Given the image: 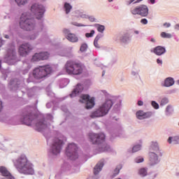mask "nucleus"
Returning a JSON list of instances; mask_svg holds the SVG:
<instances>
[{
  "label": "nucleus",
  "mask_w": 179,
  "mask_h": 179,
  "mask_svg": "<svg viewBox=\"0 0 179 179\" xmlns=\"http://www.w3.org/2000/svg\"><path fill=\"white\" fill-rule=\"evenodd\" d=\"M168 142L169 143H173V145H178V143H179V137H169L168 139Z\"/></svg>",
  "instance_id": "393cba45"
},
{
  "label": "nucleus",
  "mask_w": 179,
  "mask_h": 179,
  "mask_svg": "<svg viewBox=\"0 0 179 179\" xmlns=\"http://www.w3.org/2000/svg\"><path fill=\"white\" fill-rule=\"evenodd\" d=\"M170 110H171V106H168L166 107V113H170Z\"/></svg>",
  "instance_id": "49530a36"
},
{
  "label": "nucleus",
  "mask_w": 179,
  "mask_h": 179,
  "mask_svg": "<svg viewBox=\"0 0 179 179\" xmlns=\"http://www.w3.org/2000/svg\"><path fill=\"white\" fill-rule=\"evenodd\" d=\"M157 62L158 64H163V62H162V60H160L159 59H157Z\"/></svg>",
  "instance_id": "603ef678"
},
{
  "label": "nucleus",
  "mask_w": 179,
  "mask_h": 179,
  "mask_svg": "<svg viewBox=\"0 0 179 179\" xmlns=\"http://www.w3.org/2000/svg\"><path fill=\"white\" fill-rule=\"evenodd\" d=\"M175 29H176V30H179V24H176V25L175 26Z\"/></svg>",
  "instance_id": "5fc2aeb1"
},
{
  "label": "nucleus",
  "mask_w": 179,
  "mask_h": 179,
  "mask_svg": "<svg viewBox=\"0 0 179 179\" xmlns=\"http://www.w3.org/2000/svg\"><path fill=\"white\" fill-rule=\"evenodd\" d=\"M52 72V68L50 65L42 66L35 68L32 75L35 79H43Z\"/></svg>",
  "instance_id": "20e7f679"
},
{
  "label": "nucleus",
  "mask_w": 179,
  "mask_h": 179,
  "mask_svg": "<svg viewBox=\"0 0 179 179\" xmlns=\"http://www.w3.org/2000/svg\"><path fill=\"white\" fill-rule=\"evenodd\" d=\"M150 162H151V165L156 164L159 162V157L157 155L155 152H151L150 155Z\"/></svg>",
  "instance_id": "412c9836"
},
{
  "label": "nucleus",
  "mask_w": 179,
  "mask_h": 179,
  "mask_svg": "<svg viewBox=\"0 0 179 179\" xmlns=\"http://www.w3.org/2000/svg\"><path fill=\"white\" fill-rule=\"evenodd\" d=\"M31 11L36 16V19L40 20L44 16L45 8L43 5L36 3L31 6Z\"/></svg>",
  "instance_id": "0eeeda50"
},
{
  "label": "nucleus",
  "mask_w": 179,
  "mask_h": 179,
  "mask_svg": "<svg viewBox=\"0 0 179 179\" xmlns=\"http://www.w3.org/2000/svg\"><path fill=\"white\" fill-rule=\"evenodd\" d=\"M47 128V124H45V122L44 121H40L39 122L36 124V131H38V132H41L43 129H46Z\"/></svg>",
  "instance_id": "6ab92c4d"
},
{
  "label": "nucleus",
  "mask_w": 179,
  "mask_h": 179,
  "mask_svg": "<svg viewBox=\"0 0 179 179\" xmlns=\"http://www.w3.org/2000/svg\"><path fill=\"white\" fill-rule=\"evenodd\" d=\"M101 36H97L96 38H95V39H94V45L96 47V48H99V40H100V38H101Z\"/></svg>",
  "instance_id": "473e14b6"
},
{
  "label": "nucleus",
  "mask_w": 179,
  "mask_h": 179,
  "mask_svg": "<svg viewBox=\"0 0 179 179\" xmlns=\"http://www.w3.org/2000/svg\"><path fill=\"white\" fill-rule=\"evenodd\" d=\"M174 85V79L173 78H168L164 81V86L166 87H170V86H173Z\"/></svg>",
  "instance_id": "b1692460"
},
{
  "label": "nucleus",
  "mask_w": 179,
  "mask_h": 179,
  "mask_svg": "<svg viewBox=\"0 0 179 179\" xmlns=\"http://www.w3.org/2000/svg\"><path fill=\"white\" fill-rule=\"evenodd\" d=\"M64 9L66 14L68 15L71 13V10H72V6L69 3L66 2L64 5Z\"/></svg>",
  "instance_id": "a878e982"
},
{
  "label": "nucleus",
  "mask_w": 179,
  "mask_h": 179,
  "mask_svg": "<svg viewBox=\"0 0 179 179\" xmlns=\"http://www.w3.org/2000/svg\"><path fill=\"white\" fill-rule=\"evenodd\" d=\"M86 50H87V45L86 43L82 44L80 48L81 52H84Z\"/></svg>",
  "instance_id": "f704fd0d"
},
{
  "label": "nucleus",
  "mask_w": 179,
  "mask_h": 179,
  "mask_svg": "<svg viewBox=\"0 0 179 179\" xmlns=\"http://www.w3.org/2000/svg\"><path fill=\"white\" fill-rule=\"evenodd\" d=\"M105 29H106V28H105L104 25L98 24L97 30H98V31H99L100 33H103V31H104Z\"/></svg>",
  "instance_id": "c9c22d12"
},
{
  "label": "nucleus",
  "mask_w": 179,
  "mask_h": 179,
  "mask_svg": "<svg viewBox=\"0 0 179 179\" xmlns=\"http://www.w3.org/2000/svg\"><path fill=\"white\" fill-rule=\"evenodd\" d=\"M167 103H169V99L167 98H164L161 101L162 106H165V104H167Z\"/></svg>",
  "instance_id": "4c0bfd02"
},
{
  "label": "nucleus",
  "mask_w": 179,
  "mask_h": 179,
  "mask_svg": "<svg viewBox=\"0 0 179 179\" xmlns=\"http://www.w3.org/2000/svg\"><path fill=\"white\" fill-rule=\"evenodd\" d=\"M140 16H143V17H146L148 15H149V8H148L147 6L141 5L140 6Z\"/></svg>",
  "instance_id": "f3484780"
},
{
  "label": "nucleus",
  "mask_w": 179,
  "mask_h": 179,
  "mask_svg": "<svg viewBox=\"0 0 179 179\" xmlns=\"http://www.w3.org/2000/svg\"><path fill=\"white\" fill-rule=\"evenodd\" d=\"M65 70L69 75H80L83 72V68L80 64L71 61L65 64Z\"/></svg>",
  "instance_id": "39448f33"
},
{
  "label": "nucleus",
  "mask_w": 179,
  "mask_h": 179,
  "mask_svg": "<svg viewBox=\"0 0 179 179\" xmlns=\"http://www.w3.org/2000/svg\"><path fill=\"white\" fill-rule=\"evenodd\" d=\"M177 83H178V85H179V80H177Z\"/></svg>",
  "instance_id": "680f3d73"
},
{
  "label": "nucleus",
  "mask_w": 179,
  "mask_h": 179,
  "mask_svg": "<svg viewBox=\"0 0 179 179\" xmlns=\"http://www.w3.org/2000/svg\"><path fill=\"white\" fill-rule=\"evenodd\" d=\"M35 26L34 20L29 18L27 13H23L22 15L20 20V27L21 29L27 31H31V30H34Z\"/></svg>",
  "instance_id": "7ed1b4c3"
},
{
  "label": "nucleus",
  "mask_w": 179,
  "mask_h": 179,
  "mask_svg": "<svg viewBox=\"0 0 179 179\" xmlns=\"http://www.w3.org/2000/svg\"><path fill=\"white\" fill-rule=\"evenodd\" d=\"M89 138L90 142H92L93 145H100V143H103V142H104L106 140V135H104L103 133H91L89 134Z\"/></svg>",
  "instance_id": "6e6552de"
},
{
  "label": "nucleus",
  "mask_w": 179,
  "mask_h": 179,
  "mask_svg": "<svg viewBox=\"0 0 179 179\" xmlns=\"http://www.w3.org/2000/svg\"><path fill=\"white\" fill-rule=\"evenodd\" d=\"M103 162H99L94 168V174L95 176H97V174H99V173H100V171L103 169Z\"/></svg>",
  "instance_id": "4be33fe9"
},
{
  "label": "nucleus",
  "mask_w": 179,
  "mask_h": 179,
  "mask_svg": "<svg viewBox=\"0 0 179 179\" xmlns=\"http://www.w3.org/2000/svg\"><path fill=\"white\" fill-rule=\"evenodd\" d=\"M2 111V101H0V113Z\"/></svg>",
  "instance_id": "864d4df0"
},
{
  "label": "nucleus",
  "mask_w": 179,
  "mask_h": 179,
  "mask_svg": "<svg viewBox=\"0 0 179 179\" xmlns=\"http://www.w3.org/2000/svg\"><path fill=\"white\" fill-rule=\"evenodd\" d=\"M141 23H142V24H148V20L146 18L141 19Z\"/></svg>",
  "instance_id": "79ce46f5"
},
{
  "label": "nucleus",
  "mask_w": 179,
  "mask_h": 179,
  "mask_svg": "<svg viewBox=\"0 0 179 179\" xmlns=\"http://www.w3.org/2000/svg\"><path fill=\"white\" fill-rule=\"evenodd\" d=\"M29 0H15V3L18 6H24Z\"/></svg>",
  "instance_id": "bb28decb"
},
{
  "label": "nucleus",
  "mask_w": 179,
  "mask_h": 179,
  "mask_svg": "<svg viewBox=\"0 0 179 179\" xmlns=\"http://www.w3.org/2000/svg\"><path fill=\"white\" fill-rule=\"evenodd\" d=\"M108 2H113V0H108Z\"/></svg>",
  "instance_id": "052dcab7"
},
{
  "label": "nucleus",
  "mask_w": 179,
  "mask_h": 179,
  "mask_svg": "<svg viewBox=\"0 0 179 179\" xmlns=\"http://www.w3.org/2000/svg\"><path fill=\"white\" fill-rule=\"evenodd\" d=\"M67 40L71 43H78V38L74 34H69L66 36Z\"/></svg>",
  "instance_id": "5701e85b"
},
{
  "label": "nucleus",
  "mask_w": 179,
  "mask_h": 179,
  "mask_svg": "<svg viewBox=\"0 0 179 179\" xmlns=\"http://www.w3.org/2000/svg\"><path fill=\"white\" fill-rule=\"evenodd\" d=\"M135 33L136 34H138L139 32L138 31H136Z\"/></svg>",
  "instance_id": "bf43d9fd"
},
{
  "label": "nucleus",
  "mask_w": 179,
  "mask_h": 179,
  "mask_svg": "<svg viewBox=\"0 0 179 179\" xmlns=\"http://www.w3.org/2000/svg\"><path fill=\"white\" fill-rule=\"evenodd\" d=\"M31 50H33L31 45L29 43L22 44L19 48V54L21 57H26V55H29Z\"/></svg>",
  "instance_id": "f8f14e48"
},
{
  "label": "nucleus",
  "mask_w": 179,
  "mask_h": 179,
  "mask_svg": "<svg viewBox=\"0 0 179 179\" xmlns=\"http://www.w3.org/2000/svg\"><path fill=\"white\" fill-rule=\"evenodd\" d=\"M3 45V41H2V38L0 37V48H1Z\"/></svg>",
  "instance_id": "09e8293b"
},
{
  "label": "nucleus",
  "mask_w": 179,
  "mask_h": 179,
  "mask_svg": "<svg viewBox=\"0 0 179 179\" xmlns=\"http://www.w3.org/2000/svg\"><path fill=\"white\" fill-rule=\"evenodd\" d=\"M64 141L59 138H55L50 148L52 155H59V153L61 152V149H62Z\"/></svg>",
  "instance_id": "1a4fd4ad"
},
{
  "label": "nucleus",
  "mask_w": 179,
  "mask_h": 179,
  "mask_svg": "<svg viewBox=\"0 0 179 179\" xmlns=\"http://www.w3.org/2000/svg\"><path fill=\"white\" fill-rule=\"evenodd\" d=\"M13 163L17 171L21 174H25L27 176H33L34 174L33 164L29 161L26 155H20L17 159L13 161Z\"/></svg>",
  "instance_id": "f257e3e1"
},
{
  "label": "nucleus",
  "mask_w": 179,
  "mask_h": 179,
  "mask_svg": "<svg viewBox=\"0 0 179 179\" xmlns=\"http://www.w3.org/2000/svg\"><path fill=\"white\" fill-rule=\"evenodd\" d=\"M136 118L138 120H146L148 118H150L153 113L152 112H145L143 110H138L136 113Z\"/></svg>",
  "instance_id": "4468645a"
},
{
  "label": "nucleus",
  "mask_w": 179,
  "mask_h": 179,
  "mask_svg": "<svg viewBox=\"0 0 179 179\" xmlns=\"http://www.w3.org/2000/svg\"><path fill=\"white\" fill-rule=\"evenodd\" d=\"M152 107H154L155 108V110H158L159 108V103H157V102L152 101L151 103Z\"/></svg>",
  "instance_id": "e433bc0d"
},
{
  "label": "nucleus",
  "mask_w": 179,
  "mask_h": 179,
  "mask_svg": "<svg viewBox=\"0 0 179 179\" xmlns=\"http://www.w3.org/2000/svg\"><path fill=\"white\" fill-rule=\"evenodd\" d=\"M63 33H64L65 34L69 35V31L68 29H64L63 30Z\"/></svg>",
  "instance_id": "a18cd8bd"
},
{
  "label": "nucleus",
  "mask_w": 179,
  "mask_h": 179,
  "mask_svg": "<svg viewBox=\"0 0 179 179\" xmlns=\"http://www.w3.org/2000/svg\"><path fill=\"white\" fill-rule=\"evenodd\" d=\"M141 145H137L133 147L132 148V152L133 153H135V152H139V150H141Z\"/></svg>",
  "instance_id": "72a5a7b5"
},
{
  "label": "nucleus",
  "mask_w": 179,
  "mask_h": 179,
  "mask_svg": "<svg viewBox=\"0 0 179 179\" xmlns=\"http://www.w3.org/2000/svg\"><path fill=\"white\" fill-rule=\"evenodd\" d=\"M153 52L156 55H163L166 52V48L162 46H157L155 48Z\"/></svg>",
  "instance_id": "aec40b11"
},
{
  "label": "nucleus",
  "mask_w": 179,
  "mask_h": 179,
  "mask_svg": "<svg viewBox=\"0 0 179 179\" xmlns=\"http://www.w3.org/2000/svg\"><path fill=\"white\" fill-rule=\"evenodd\" d=\"M7 64L13 65V61L16 59V52H15V46H12L11 49L8 50L5 57Z\"/></svg>",
  "instance_id": "ddd939ff"
},
{
  "label": "nucleus",
  "mask_w": 179,
  "mask_h": 179,
  "mask_svg": "<svg viewBox=\"0 0 179 179\" xmlns=\"http://www.w3.org/2000/svg\"><path fill=\"white\" fill-rule=\"evenodd\" d=\"M138 174H140V176L142 177H145L148 176V170L145 168H142L138 171Z\"/></svg>",
  "instance_id": "cd10ccee"
},
{
  "label": "nucleus",
  "mask_w": 179,
  "mask_h": 179,
  "mask_svg": "<svg viewBox=\"0 0 179 179\" xmlns=\"http://www.w3.org/2000/svg\"><path fill=\"white\" fill-rule=\"evenodd\" d=\"M0 68H1V61H0Z\"/></svg>",
  "instance_id": "0e129e2a"
},
{
  "label": "nucleus",
  "mask_w": 179,
  "mask_h": 179,
  "mask_svg": "<svg viewBox=\"0 0 179 179\" xmlns=\"http://www.w3.org/2000/svg\"><path fill=\"white\" fill-rule=\"evenodd\" d=\"M94 35V30H92V31H90V33H87V34H85V36H86L87 38H89V37H93Z\"/></svg>",
  "instance_id": "ea45409f"
},
{
  "label": "nucleus",
  "mask_w": 179,
  "mask_h": 179,
  "mask_svg": "<svg viewBox=\"0 0 179 179\" xmlns=\"http://www.w3.org/2000/svg\"><path fill=\"white\" fill-rule=\"evenodd\" d=\"M151 41H152V43H155V38H151Z\"/></svg>",
  "instance_id": "13d9d810"
},
{
  "label": "nucleus",
  "mask_w": 179,
  "mask_h": 179,
  "mask_svg": "<svg viewBox=\"0 0 179 179\" xmlns=\"http://www.w3.org/2000/svg\"><path fill=\"white\" fill-rule=\"evenodd\" d=\"M164 27H170V26H171V24L165 22L164 24Z\"/></svg>",
  "instance_id": "c03bdc74"
},
{
  "label": "nucleus",
  "mask_w": 179,
  "mask_h": 179,
  "mask_svg": "<svg viewBox=\"0 0 179 179\" xmlns=\"http://www.w3.org/2000/svg\"><path fill=\"white\" fill-rule=\"evenodd\" d=\"M0 173H1V176L3 177H6V178L3 179H15V178L10 174V172L8 171V169L5 166H1L0 167Z\"/></svg>",
  "instance_id": "2eb2a0df"
},
{
  "label": "nucleus",
  "mask_w": 179,
  "mask_h": 179,
  "mask_svg": "<svg viewBox=\"0 0 179 179\" xmlns=\"http://www.w3.org/2000/svg\"><path fill=\"white\" fill-rule=\"evenodd\" d=\"M150 2H151V3H155V0H150Z\"/></svg>",
  "instance_id": "6e6d98bb"
},
{
  "label": "nucleus",
  "mask_w": 179,
  "mask_h": 179,
  "mask_svg": "<svg viewBox=\"0 0 179 179\" xmlns=\"http://www.w3.org/2000/svg\"><path fill=\"white\" fill-rule=\"evenodd\" d=\"M104 151H106V149L102 150V152H104Z\"/></svg>",
  "instance_id": "e2e57ef3"
},
{
  "label": "nucleus",
  "mask_w": 179,
  "mask_h": 179,
  "mask_svg": "<svg viewBox=\"0 0 179 179\" xmlns=\"http://www.w3.org/2000/svg\"><path fill=\"white\" fill-rule=\"evenodd\" d=\"M5 38H9V36L8 35H5Z\"/></svg>",
  "instance_id": "4d7b16f0"
},
{
  "label": "nucleus",
  "mask_w": 179,
  "mask_h": 179,
  "mask_svg": "<svg viewBox=\"0 0 179 179\" xmlns=\"http://www.w3.org/2000/svg\"><path fill=\"white\" fill-rule=\"evenodd\" d=\"M138 106H143V101H138Z\"/></svg>",
  "instance_id": "8fccbe9b"
},
{
  "label": "nucleus",
  "mask_w": 179,
  "mask_h": 179,
  "mask_svg": "<svg viewBox=\"0 0 179 179\" xmlns=\"http://www.w3.org/2000/svg\"><path fill=\"white\" fill-rule=\"evenodd\" d=\"M152 149H155V150H159V146L157 145V143H152Z\"/></svg>",
  "instance_id": "a19ab883"
},
{
  "label": "nucleus",
  "mask_w": 179,
  "mask_h": 179,
  "mask_svg": "<svg viewBox=\"0 0 179 179\" xmlns=\"http://www.w3.org/2000/svg\"><path fill=\"white\" fill-rule=\"evenodd\" d=\"M139 12H140V6H136V8L131 10V13L132 15H139Z\"/></svg>",
  "instance_id": "c85d7f7f"
},
{
  "label": "nucleus",
  "mask_w": 179,
  "mask_h": 179,
  "mask_svg": "<svg viewBox=\"0 0 179 179\" xmlns=\"http://www.w3.org/2000/svg\"><path fill=\"white\" fill-rule=\"evenodd\" d=\"M66 155L70 160H76L78 159V146L75 143L69 144L66 150Z\"/></svg>",
  "instance_id": "423d86ee"
},
{
  "label": "nucleus",
  "mask_w": 179,
  "mask_h": 179,
  "mask_svg": "<svg viewBox=\"0 0 179 179\" xmlns=\"http://www.w3.org/2000/svg\"><path fill=\"white\" fill-rule=\"evenodd\" d=\"M50 58V53L48 52H41L39 53H35L31 58L32 62H38V61H45Z\"/></svg>",
  "instance_id": "9b49d317"
},
{
  "label": "nucleus",
  "mask_w": 179,
  "mask_h": 179,
  "mask_svg": "<svg viewBox=\"0 0 179 179\" xmlns=\"http://www.w3.org/2000/svg\"><path fill=\"white\" fill-rule=\"evenodd\" d=\"M83 91V85L78 84L77 85L76 88L73 90L72 93L70 94V96L71 97H75L76 94H79V93H82Z\"/></svg>",
  "instance_id": "a211bd4d"
},
{
  "label": "nucleus",
  "mask_w": 179,
  "mask_h": 179,
  "mask_svg": "<svg viewBox=\"0 0 179 179\" xmlns=\"http://www.w3.org/2000/svg\"><path fill=\"white\" fill-rule=\"evenodd\" d=\"M89 20H90V22H94V17H90Z\"/></svg>",
  "instance_id": "3c124183"
},
{
  "label": "nucleus",
  "mask_w": 179,
  "mask_h": 179,
  "mask_svg": "<svg viewBox=\"0 0 179 179\" xmlns=\"http://www.w3.org/2000/svg\"><path fill=\"white\" fill-rule=\"evenodd\" d=\"M32 121H33V115H31V113L24 115L23 118L21 119V122L28 126L31 125Z\"/></svg>",
  "instance_id": "dca6fc26"
},
{
  "label": "nucleus",
  "mask_w": 179,
  "mask_h": 179,
  "mask_svg": "<svg viewBox=\"0 0 179 179\" xmlns=\"http://www.w3.org/2000/svg\"><path fill=\"white\" fill-rule=\"evenodd\" d=\"M143 0H129L126 1V5L129 6L132 2H134V3H139L140 2H142Z\"/></svg>",
  "instance_id": "2f4dec72"
},
{
  "label": "nucleus",
  "mask_w": 179,
  "mask_h": 179,
  "mask_svg": "<svg viewBox=\"0 0 179 179\" xmlns=\"http://www.w3.org/2000/svg\"><path fill=\"white\" fill-rule=\"evenodd\" d=\"M121 40H122V43H127V41H128V40H129V38L125 36V37H123Z\"/></svg>",
  "instance_id": "37998d69"
},
{
  "label": "nucleus",
  "mask_w": 179,
  "mask_h": 179,
  "mask_svg": "<svg viewBox=\"0 0 179 179\" xmlns=\"http://www.w3.org/2000/svg\"><path fill=\"white\" fill-rule=\"evenodd\" d=\"M122 169V166L119 165L116 167V169L114 170L113 177H115L116 176H118L120 174V170Z\"/></svg>",
  "instance_id": "c756f323"
},
{
  "label": "nucleus",
  "mask_w": 179,
  "mask_h": 179,
  "mask_svg": "<svg viewBox=\"0 0 179 179\" xmlns=\"http://www.w3.org/2000/svg\"><path fill=\"white\" fill-rule=\"evenodd\" d=\"M80 103H85L87 110L94 107V98H91L88 94H83L80 96Z\"/></svg>",
  "instance_id": "9d476101"
},
{
  "label": "nucleus",
  "mask_w": 179,
  "mask_h": 179,
  "mask_svg": "<svg viewBox=\"0 0 179 179\" xmlns=\"http://www.w3.org/2000/svg\"><path fill=\"white\" fill-rule=\"evenodd\" d=\"M143 158L141 157H138L137 158L135 159V162L136 163H143Z\"/></svg>",
  "instance_id": "58836bf2"
},
{
  "label": "nucleus",
  "mask_w": 179,
  "mask_h": 179,
  "mask_svg": "<svg viewBox=\"0 0 179 179\" xmlns=\"http://www.w3.org/2000/svg\"><path fill=\"white\" fill-rule=\"evenodd\" d=\"M113 104L114 103H113L112 100L106 99L95 111L90 114V117L91 118H99L100 117L107 115V114H108V111L111 110V107H113Z\"/></svg>",
  "instance_id": "f03ea898"
},
{
  "label": "nucleus",
  "mask_w": 179,
  "mask_h": 179,
  "mask_svg": "<svg viewBox=\"0 0 179 179\" xmlns=\"http://www.w3.org/2000/svg\"><path fill=\"white\" fill-rule=\"evenodd\" d=\"M161 37H162V38H171L172 36L171 34L162 32Z\"/></svg>",
  "instance_id": "7c9ffc66"
},
{
  "label": "nucleus",
  "mask_w": 179,
  "mask_h": 179,
  "mask_svg": "<svg viewBox=\"0 0 179 179\" xmlns=\"http://www.w3.org/2000/svg\"><path fill=\"white\" fill-rule=\"evenodd\" d=\"M34 39H36V35L35 34L32 35L31 36H29V40H34Z\"/></svg>",
  "instance_id": "de8ad7c7"
}]
</instances>
